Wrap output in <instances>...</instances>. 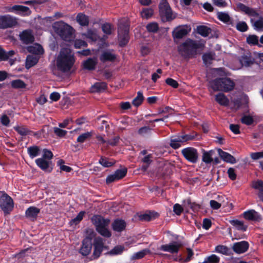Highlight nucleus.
I'll return each mask as SVG.
<instances>
[{"mask_svg": "<svg viewBox=\"0 0 263 263\" xmlns=\"http://www.w3.org/2000/svg\"><path fill=\"white\" fill-rule=\"evenodd\" d=\"M237 8L251 17V21L254 29L257 31H263V17H259L257 20L255 18L258 14L256 11L241 3L237 5Z\"/></svg>", "mask_w": 263, "mask_h": 263, "instance_id": "7ed1b4c3", "label": "nucleus"}, {"mask_svg": "<svg viewBox=\"0 0 263 263\" xmlns=\"http://www.w3.org/2000/svg\"><path fill=\"white\" fill-rule=\"evenodd\" d=\"M241 121L242 123L246 125H250L253 123V119L250 116H244L242 117Z\"/></svg>", "mask_w": 263, "mask_h": 263, "instance_id": "052dcab7", "label": "nucleus"}, {"mask_svg": "<svg viewBox=\"0 0 263 263\" xmlns=\"http://www.w3.org/2000/svg\"><path fill=\"white\" fill-rule=\"evenodd\" d=\"M245 218L248 220L258 221L260 219L259 214L254 210H250L243 213Z\"/></svg>", "mask_w": 263, "mask_h": 263, "instance_id": "b1692460", "label": "nucleus"}, {"mask_svg": "<svg viewBox=\"0 0 263 263\" xmlns=\"http://www.w3.org/2000/svg\"><path fill=\"white\" fill-rule=\"evenodd\" d=\"M39 61V58L35 55L27 56L26 60V67L28 69L35 65Z\"/></svg>", "mask_w": 263, "mask_h": 263, "instance_id": "7c9ffc66", "label": "nucleus"}, {"mask_svg": "<svg viewBox=\"0 0 263 263\" xmlns=\"http://www.w3.org/2000/svg\"><path fill=\"white\" fill-rule=\"evenodd\" d=\"M165 82L167 85L173 87V88H177L178 86V83L177 82L172 78L166 79Z\"/></svg>", "mask_w": 263, "mask_h": 263, "instance_id": "69168bd1", "label": "nucleus"}, {"mask_svg": "<svg viewBox=\"0 0 263 263\" xmlns=\"http://www.w3.org/2000/svg\"><path fill=\"white\" fill-rule=\"evenodd\" d=\"M191 30V28L188 25H180L176 27L172 32L173 39L180 40L186 35Z\"/></svg>", "mask_w": 263, "mask_h": 263, "instance_id": "9b49d317", "label": "nucleus"}, {"mask_svg": "<svg viewBox=\"0 0 263 263\" xmlns=\"http://www.w3.org/2000/svg\"><path fill=\"white\" fill-rule=\"evenodd\" d=\"M87 45V43L82 40H77L74 41V46L76 48H80L82 47H85Z\"/></svg>", "mask_w": 263, "mask_h": 263, "instance_id": "0e129e2a", "label": "nucleus"}, {"mask_svg": "<svg viewBox=\"0 0 263 263\" xmlns=\"http://www.w3.org/2000/svg\"><path fill=\"white\" fill-rule=\"evenodd\" d=\"M129 25L126 20H120L118 25V37L120 46L125 45L129 39Z\"/></svg>", "mask_w": 263, "mask_h": 263, "instance_id": "0eeeda50", "label": "nucleus"}, {"mask_svg": "<svg viewBox=\"0 0 263 263\" xmlns=\"http://www.w3.org/2000/svg\"><path fill=\"white\" fill-rule=\"evenodd\" d=\"M158 216V214L154 212H148L141 215L140 219L143 220L149 221Z\"/></svg>", "mask_w": 263, "mask_h": 263, "instance_id": "72a5a7b5", "label": "nucleus"}, {"mask_svg": "<svg viewBox=\"0 0 263 263\" xmlns=\"http://www.w3.org/2000/svg\"><path fill=\"white\" fill-rule=\"evenodd\" d=\"M14 52L13 50H10L8 52H6L0 47V61H6L9 59V58L12 57Z\"/></svg>", "mask_w": 263, "mask_h": 263, "instance_id": "a19ab883", "label": "nucleus"}, {"mask_svg": "<svg viewBox=\"0 0 263 263\" xmlns=\"http://www.w3.org/2000/svg\"><path fill=\"white\" fill-rule=\"evenodd\" d=\"M85 35L87 38L92 41H95L99 38V36L95 30H89Z\"/></svg>", "mask_w": 263, "mask_h": 263, "instance_id": "a18cd8bd", "label": "nucleus"}, {"mask_svg": "<svg viewBox=\"0 0 263 263\" xmlns=\"http://www.w3.org/2000/svg\"><path fill=\"white\" fill-rule=\"evenodd\" d=\"M180 245L177 242H173L168 244L162 245L160 250L165 252L174 254L178 253Z\"/></svg>", "mask_w": 263, "mask_h": 263, "instance_id": "f3484780", "label": "nucleus"}, {"mask_svg": "<svg viewBox=\"0 0 263 263\" xmlns=\"http://www.w3.org/2000/svg\"><path fill=\"white\" fill-rule=\"evenodd\" d=\"M249 243L246 241H241L234 243L233 250L237 254H241L246 252L249 248Z\"/></svg>", "mask_w": 263, "mask_h": 263, "instance_id": "a211bd4d", "label": "nucleus"}, {"mask_svg": "<svg viewBox=\"0 0 263 263\" xmlns=\"http://www.w3.org/2000/svg\"><path fill=\"white\" fill-rule=\"evenodd\" d=\"M91 220L96 228L97 231L100 235L105 237L111 236V232L108 229L110 222L108 219H105L99 215H95L92 217Z\"/></svg>", "mask_w": 263, "mask_h": 263, "instance_id": "20e7f679", "label": "nucleus"}, {"mask_svg": "<svg viewBox=\"0 0 263 263\" xmlns=\"http://www.w3.org/2000/svg\"><path fill=\"white\" fill-rule=\"evenodd\" d=\"M126 224L124 220L117 219L112 223V228L114 231L121 232L125 230Z\"/></svg>", "mask_w": 263, "mask_h": 263, "instance_id": "5701e85b", "label": "nucleus"}, {"mask_svg": "<svg viewBox=\"0 0 263 263\" xmlns=\"http://www.w3.org/2000/svg\"><path fill=\"white\" fill-rule=\"evenodd\" d=\"M254 189L259 190L258 196L259 198L263 201V181L258 180L254 182L252 184Z\"/></svg>", "mask_w": 263, "mask_h": 263, "instance_id": "2f4dec72", "label": "nucleus"}, {"mask_svg": "<svg viewBox=\"0 0 263 263\" xmlns=\"http://www.w3.org/2000/svg\"><path fill=\"white\" fill-rule=\"evenodd\" d=\"M76 19L77 22L81 26H87L88 25V18L83 13L78 14Z\"/></svg>", "mask_w": 263, "mask_h": 263, "instance_id": "4c0bfd02", "label": "nucleus"}, {"mask_svg": "<svg viewBox=\"0 0 263 263\" xmlns=\"http://www.w3.org/2000/svg\"><path fill=\"white\" fill-rule=\"evenodd\" d=\"M218 18L220 21L224 22L227 23L230 20V16L228 15V14L224 13V12H218L217 13Z\"/></svg>", "mask_w": 263, "mask_h": 263, "instance_id": "603ef678", "label": "nucleus"}, {"mask_svg": "<svg viewBox=\"0 0 263 263\" xmlns=\"http://www.w3.org/2000/svg\"><path fill=\"white\" fill-rule=\"evenodd\" d=\"M253 63L252 59L249 56L246 55L242 56L237 64L232 66L231 68L234 70H237L240 69L242 66H249Z\"/></svg>", "mask_w": 263, "mask_h": 263, "instance_id": "2eb2a0df", "label": "nucleus"}, {"mask_svg": "<svg viewBox=\"0 0 263 263\" xmlns=\"http://www.w3.org/2000/svg\"><path fill=\"white\" fill-rule=\"evenodd\" d=\"M53 157V154L50 151H49L47 149H44L43 150V154L42 158H44L46 160H50Z\"/></svg>", "mask_w": 263, "mask_h": 263, "instance_id": "680f3d73", "label": "nucleus"}, {"mask_svg": "<svg viewBox=\"0 0 263 263\" xmlns=\"http://www.w3.org/2000/svg\"><path fill=\"white\" fill-rule=\"evenodd\" d=\"M236 28L241 32H245L247 30L248 26L245 22H239L236 25Z\"/></svg>", "mask_w": 263, "mask_h": 263, "instance_id": "6e6d98bb", "label": "nucleus"}, {"mask_svg": "<svg viewBox=\"0 0 263 263\" xmlns=\"http://www.w3.org/2000/svg\"><path fill=\"white\" fill-rule=\"evenodd\" d=\"M106 84L104 82H97L95 83L90 88L91 92H101L105 90Z\"/></svg>", "mask_w": 263, "mask_h": 263, "instance_id": "bb28decb", "label": "nucleus"}, {"mask_svg": "<svg viewBox=\"0 0 263 263\" xmlns=\"http://www.w3.org/2000/svg\"><path fill=\"white\" fill-rule=\"evenodd\" d=\"M127 173V170L126 168L119 169L117 170L115 173L116 176V179L120 180L123 178Z\"/></svg>", "mask_w": 263, "mask_h": 263, "instance_id": "8fccbe9b", "label": "nucleus"}, {"mask_svg": "<svg viewBox=\"0 0 263 263\" xmlns=\"http://www.w3.org/2000/svg\"><path fill=\"white\" fill-rule=\"evenodd\" d=\"M92 248V242L90 239L86 238L83 241L82 246L80 250V253L83 256L88 255Z\"/></svg>", "mask_w": 263, "mask_h": 263, "instance_id": "6ab92c4d", "label": "nucleus"}, {"mask_svg": "<svg viewBox=\"0 0 263 263\" xmlns=\"http://www.w3.org/2000/svg\"><path fill=\"white\" fill-rule=\"evenodd\" d=\"M210 87L214 91H228L233 89L234 83L229 78H222L211 81Z\"/></svg>", "mask_w": 263, "mask_h": 263, "instance_id": "39448f33", "label": "nucleus"}, {"mask_svg": "<svg viewBox=\"0 0 263 263\" xmlns=\"http://www.w3.org/2000/svg\"><path fill=\"white\" fill-rule=\"evenodd\" d=\"M84 214H85V212H84V211L80 212L75 218H74L73 219L71 220V221L69 222L71 226L77 225L82 220Z\"/></svg>", "mask_w": 263, "mask_h": 263, "instance_id": "37998d69", "label": "nucleus"}, {"mask_svg": "<svg viewBox=\"0 0 263 263\" xmlns=\"http://www.w3.org/2000/svg\"><path fill=\"white\" fill-rule=\"evenodd\" d=\"M39 212V209L34 206H30L26 210L25 214L28 218L33 220L36 218Z\"/></svg>", "mask_w": 263, "mask_h": 263, "instance_id": "a878e982", "label": "nucleus"}, {"mask_svg": "<svg viewBox=\"0 0 263 263\" xmlns=\"http://www.w3.org/2000/svg\"><path fill=\"white\" fill-rule=\"evenodd\" d=\"M27 50L29 52L36 55L42 54L44 53L43 47L38 44L28 46Z\"/></svg>", "mask_w": 263, "mask_h": 263, "instance_id": "cd10ccee", "label": "nucleus"}, {"mask_svg": "<svg viewBox=\"0 0 263 263\" xmlns=\"http://www.w3.org/2000/svg\"><path fill=\"white\" fill-rule=\"evenodd\" d=\"M59 26L61 27V30L59 32L61 37L65 41H70L72 37L73 28L63 22L59 23Z\"/></svg>", "mask_w": 263, "mask_h": 263, "instance_id": "f8f14e48", "label": "nucleus"}, {"mask_svg": "<svg viewBox=\"0 0 263 263\" xmlns=\"http://www.w3.org/2000/svg\"><path fill=\"white\" fill-rule=\"evenodd\" d=\"M125 250V248L123 246L118 245L115 246L113 249L108 252V254L112 256L118 255L121 254Z\"/></svg>", "mask_w": 263, "mask_h": 263, "instance_id": "c9c22d12", "label": "nucleus"}, {"mask_svg": "<svg viewBox=\"0 0 263 263\" xmlns=\"http://www.w3.org/2000/svg\"><path fill=\"white\" fill-rule=\"evenodd\" d=\"M197 31L201 35L206 37L208 36L211 32V29L208 27L204 26H200L197 27Z\"/></svg>", "mask_w": 263, "mask_h": 263, "instance_id": "ea45409f", "label": "nucleus"}, {"mask_svg": "<svg viewBox=\"0 0 263 263\" xmlns=\"http://www.w3.org/2000/svg\"><path fill=\"white\" fill-rule=\"evenodd\" d=\"M194 139V136L191 135H184L173 137L170 141V146L177 149L180 147L184 143Z\"/></svg>", "mask_w": 263, "mask_h": 263, "instance_id": "6e6552de", "label": "nucleus"}, {"mask_svg": "<svg viewBox=\"0 0 263 263\" xmlns=\"http://www.w3.org/2000/svg\"><path fill=\"white\" fill-rule=\"evenodd\" d=\"M14 203L12 199L6 194L0 197V206L5 213H9L12 210Z\"/></svg>", "mask_w": 263, "mask_h": 263, "instance_id": "1a4fd4ad", "label": "nucleus"}, {"mask_svg": "<svg viewBox=\"0 0 263 263\" xmlns=\"http://www.w3.org/2000/svg\"><path fill=\"white\" fill-rule=\"evenodd\" d=\"M230 223L238 230L245 231L247 229V226L245 225L243 222L238 220H231Z\"/></svg>", "mask_w": 263, "mask_h": 263, "instance_id": "473e14b6", "label": "nucleus"}, {"mask_svg": "<svg viewBox=\"0 0 263 263\" xmlns=\"http://www.w3.org/2000/svg\"><path fill=\"white\" fill-rule=\"evenodd\" d=\"M99 163L104 167H109L114 164V162L109 161L106 158H101L99 160Z\"/></svg>", "mask_w": 263, "mask_h": 263, "instance_id": "13d9d810", "label": "nucleus"}, {"mask_svg": "<svg viewBox=\"0 0 263 263\" xmlns=\"http://www.w3.org/2000/svg\"><path fill=\"white\" fill-rule=\"evenodd\" d=\"M7 11L21 16H28L31 14L30 9L28 7L22 5H14L8 8Z\"/></svg>", "mask_w": 263, "mask_h": 263, "instance_id": "ddd939ff", "label": "nucleus"}, {"mask_svg": "<svg viewBox=\"0 0 263 263\" xmlns=\"http://www.w3.org/2000/svg\"><path fill=\"white\" fill-rule=\"evenodd\" d=\"M202 59L205 65H209L213 59V54L212 53L204 54L202 56Z\"/></svg>", "mask_w": 263, "mask_h": 263, "instance_id": "09e8293b", "label": "nucleus"}, {"mask_svg": "<svg viewBox=\"0 0 263 263\" xmlns=\"http://www.w3.org/2000/svg\"><path fill=\"white\" fill-rule=\"evenodd\" d=\"M159 27L157 23L153 22L147 25L146 29L149 32H155L158 30Z\"/></svg>", "mask_w": 263, "mask_h": 263, "instance_id": "3c124183", "label": "nucleus"}, {"mask_svg": "<svg viewBox=\"0 0 263 263\" xmlns=\"http://www.w3.org/2000/svg\"><path fill=\"white\" fill-rule=\"evenodd\" d=\"M53 131L57 136L60 137H64L67 133L66 130L62 129L58 127H54Z\"/></svg>", "mask_w": 263, "mask_h": 263, "instance_id": "4d7b16f0", "label": "nucleus"}, {"mask_svg": "<svg viewBox=\"0 0 263 263\" xmlns=\"http://www.w3.org/2000/svg\"><path fill=\"white\" fill-rule=\"evenodd\" d=\"M159 11L162 20L164 22L171 21L176 17L166 0H161L159 5Z\"/></svg>", "mask_w": 263, "mask_h": 263, "instance_id": "423d86ee", "label": "nucleus"}, {"mask_svg": "<svg viewBox=\"0 0 263 263\" xmlns=\"http://www.w3.org/2000/svg\"><path fill=\"white\" fill-rule=\"evenodd\" d=\"M27 151L29 156L33 158L39 155L40 149L37 146H34L28 147Z\"/></svg>", "mask_w": 263, "mask_h": 263, "instance_id": "79ce46f5", "label": "nucleus"}, {"mask_svg": "<svg viewBox=\"0 0 263 263\" xmlns=\"http://www.w3.org/2000/svg\"><path fill=\"white\" fill-rule=\"evenodd\" d=\"M11 86L14 88H22L26 86L25 83L21 80H16L11 82Z\"/></svg>", "mask_w": 263, "mask_h": 263, "instance_id": "de8ad7c7", "label": "nucleus"}, {"mask_svg": "<svg viewBox=\"0 0 263 263\" xmlns=\"http://www.w3.org/2000/svg\"><path fill=\"white\" fill-rule=\"evenodd\" d=\"M116 58V55L112 50H105L102 52L100 57V60L102 62L107 61H113Z\"/></svg>", "mask_w": 263, "mask_h": 263, "instance_id": "4be33fe9", "label": "nucleus"}, {"mask_svg": "<svg viewBox=\"0 0 263 263\" xmlns=\"http://www.w3.org/2000/svg\"><path fill=\"white\" fill-rule=\"evenodd\" d=\"M203 45L190 39H186L178 47L179 53L184 58H190L194 55L197 49Z\"/></svg>", "mask_w": 263, "mask_h": 263, "instance_id": "f03ea898", "label": "nucleus"}, {"mask_svg": "<svg viewBox=\"0 0 263 263\" xmlns=\"http://www.w3.org/2000/svg\"><path fill=\"white\" fill-rule=\"evenodd\" d=\"M247 42L249 44L252 45H258L260 47L261 45L258 43V36L255 35H250L247 38Z\"/></svg>", "mask_w": 263, "mask_h": 263, "instance_id": "c03bdc74", "label": "nucleus"}, {"mask_svg": "<svg viewBox=\"0 0 263 263\" xmlns=\"http://www.w3.org/2000/svg\"><path fill=\"white\" fill-rule=\"evenodd\" d=\"M104 248V242L102 238L97 237L94 241V251L93 255L95 258L99 257Z\"/></svg>", "mask_w": 263, "mask_h": 263, "instance_id": "dca6fc26", "label": "nucleus"}, {"mask_svg": "<svg viewBox=\"0 0 263 263\" xmlns=\"http://www.w3.org/2000/svg\"><path fill=\"white\" fill-rule=\"evenodd\" d=\"M103 32L106 34H110L112 32V27L110 24L105 23L102 26Z\"/></svg>", "mask_w": 263, "mask_h": 263, "instance_id": "5fc2aeb1", "label": "nucleus"}, {"mask_svg": "<svg viewBox=\"0 0 263 263\" xmlns=\"http://www.w3.org/2000/svg\"><path fill=\"white\" fill-rule=\"evenodd\" d=\"M21 40L26 44L32 43L34 41V36L30 30H25L20 34Z\"/></svg>", "mask_w": 263, "mask_h": 263, "instance_id": "393cba45", "label": "nucleus"}, {"mask_svg": "<svg viewBox=\"0 0 263 263\" xmlns=\"http://www.w3.org/2000/svg\"><path fill=\"white\" fill-rule=\"evenodd\" d=\"M97 63V58H89L87 60L84 61L83 65L85 69L92 70L95 68Z\"/></svg>", "mask_w": 263, "mask_h": 263, "instance_id": "c85d7f7f", "label": "nucleus"}, {"mask_svg": "<svg viewBox=\"0 0 263 263\" xmlns=\"http://www.w3.org/2000/svg\"><path fill=\"white\" fill-rule=\"evenodd\" d=\"M16 24V19L10 15H0V28L12 27Z\"/></svg>", "mask_w": 263, "mask_h": 263, "instance_id": "4468645a", "label": "nucleus"}, {"mask_svg": "<svg viewBox=\"0 0 263 263\" xmlns=\"http://www.w3.org/2000/svg\"><path fill=\"white\" fill-rule=\"evenodd\" d=\"M173 211L176 215H180L183 211V208L180 204H175L174 205Z\"/></svg>", "mask_w": 263, "mask_h": 263, "instance_id": "338daca9", "label": "nucleus"}, {"mask_svg": "<svg viewBox=\"0 0 263 263\" xmlns=\"http://www.w3.org/2000/svg\"><path fill=\"white\" fill-rule=\"evenodd\" d=\"M181 153L189 162L193 163L197 162L198 154L196 148L192 147L184 148L182 149Z\"/></svg>", "mask_w": 263, "mask_h": 263, "instance_id": "9d476101", "label": "nucleus"}, {"mask_svg": "<svg viewBox=\"0 0 263 263\" xmlns=\"http://www.w3.org/2000/svg\"><path fill=\"white\" fill-rule=\"evenodd\" d=\"M215 100L220 105L223 106H227L229 104V99L222 93H219L215 96Z\"/></svg>", "mask_w": 263, "mask_h": 263, "instance_id": "c756f323", "label": "nucleus"}, {"mask_svg": "<svg viewBox=\"0 0 263 263\" xmlns=\"http://www.w3.org/2000/svg\"><path fill=\"white\" fill-rule=\"evenodd\" d=\"M214 154V152L213 151L204 152L202 155V161L205 163H210L213 160V156Z\"/></svg>", "mask_w": 263, "mask_h": 263, "instance_id": "f704fd0d", "label": "nucleus"}, {"mask_svg": "<svg viewBox=\"0 0 263 263\" xmlns=\"http://www.w3.org/2000/svg\"><path fill=\"white\" fill-rule=\"evenodd\" d=\"M216 252L226 254L228 251V248L223 246H218L215 248Z\"/></svg>", "mask_w": 263, "mask_h": 263, "instance_id": "e2e57ef3", "label": "nucleus"}, {"mask_svg": "<svg viewBox=\"0 0 263 263\" xmlns=\"http://www.w3.org/2000/svg\"><path fill=\"white\" fill-rule=\"evenodd\" d=\"M149 252V251L147 249L143 250L138 252L136 253L133 256L134 259H139L142 258L144 255Z\"/></svg>", "mask_w": 263, "mask_h": 263, "instance_id": "864d4df0", "label": "nucleus"}, {"mask_svg": "<svg viewBox=\"0 0 263 263\" xmlns=\"http://www.w3.org/2000/svg\"><path fill=\"white\" fill-rule=\"evenodd\" d=\"M143 100V94L141 92L139 91L137 93V96L133 100V104L136 106H138L142 103Z\"/></svg>", "mask_w": 263, "mask_h": 263, "instance_id": "49530a36", "label": "nucleus"}, {"mask_svg": "<svg viewBox=\"0 0 263 263\" xmlns=\"http://www.w3.org/2000/svg\"><path fill=\"white\" fill-rule=\"evenodd\" d=\"M211 207L214 210H217L221 206L220 203L217 202L216 200H211L210 202Z\"/></svg>", "mask_w": 263, "mask_h": 263, "instance_id": "774afa93", "label": "nucleus"}, {"mask_svg": "<svg viewBox=\"0 0 263 263\" xmlns=\"http://www.w3.org/2000/svg\"><path fill=\"white\" fill-rule=\"evenodd\" d=\"M141 16L144 19H149L154 14V10L151 8H144L142 10Z\"/></svg>", "mask_w": 263, "mask_h": 263, "instance_id": "e433bc0d", "label": "nucleus"}, {"mask_svg": "<svg viewBox=\"0 0 263 263\" xmlns=\"http://www.w3.org/2000/svg\"><path fill=\"white\" fill-rule=\"evenodd\" d=\"M93 135V132H88L80 135L77 138V141L79 143H83L89 139Z\"/></svg>", "mask_w": 263, "mask_h": 263, "instance_id": "58836bf2", "label": "nucleus"}, {"mask_svg": "<svg viewBox=\"0 0 263 263\" xmlns=\"http://www.w3.org/2000/svg\"><path fill=\"white\" fill-rule=\"evenodd\" d=\"M74 63L73 53L69 48H63L56 58V64L58 70L67 72L70 70Z\"/></svg>", "mask_w": 263, "mask_h": 263, "instance_id": "f257e3e1", "label": "nucleus"}, {"mask_svg": "<svg viewBox=\"0 0 263 263\" xmlns=\"http://www.w3.org/2000/svg\"><path fill=\"white\" fill-rule=\"evenodd\" d=\"M58 164L60 166V169L62 171L66 172H70L71 170V167L68 166L64 165V161L62 160H60L58 162Z\"/></svg>", "mask_w": 263, "mask_h": 263, "instance_id": "bf43d9fd", "label": "nucleus"}, {"mask_svg": "<svg viewBox=\"0 0 263 263\" xmlns=\"http://www.w3.org/2000/svg\"><path fill=\"white\" fill-rule=\"evenodd\" d=\"M217 152L224 161L231 164H234L236 162L235 158L229 153L224 152L220 148L217 149Z\"/></svg>", "mask_w": 263, "mask_h": 263, "instance_id": "412c9836", "label": "nucleus"}, {"mask_svg": "<svg viewBox=\"0 0 263 263\" xmlns=\"http://www.w3.org/2000/svg\"><path fill=\"white\" fill-rule=\"evenodd\" d=\"M36 165L42 170L47 172H51L52 168L50 167V161L42 158L36 159Z\"/></svg>", "mask_w": 263, "mask_h": 263, "instance_id": "aec40b11", "label": "nucleus"}]
</instances>
